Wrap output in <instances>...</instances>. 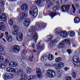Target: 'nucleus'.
<instances>
[{"instance_id":"393cba45","label":"nucleus","mask_w":80,"mask_h":80,"mask_svg":"<svg viewBox=\"0 0 80 80\" xmlns=\"http://www.w3.org/2000/svg\"><path fill=\"white\" fill-rule=\"evenodd\" d=\"M68 33L71 37H73L75 35V32L73 31H70L68 32Z\"/></svg>"},{"instance_id":"2eb2a0df","label":"nucleus","mask_w":80,"mask_h":80,"mask_svg":"<svg viewBox=\"0 0 80 80\" xmlns=\"http://www.w3.org/2000/svg\"><path fill=\"white\" fill-rule=\"evenodd\" d=\"M0 30L1 31L3 32L5 31V28L6 27L5 26V23L3 22H0Z\"/></svg>"},{"instance_id":"09e8293b","label":"nucleus","mask_w":80,"mask_h":80,"mask_svg":"<svg viewBox=\"0 0 80 80\" xmlns=\"http://www.w3.org/2000/svg\"><path fill=\"white\" fill-rule=\"evenodd\" d=\"M68 70H69V68H68V67H66L64 68V70L66 72H67V71H68Z\"/></svg>"},{"instance_id":"7c9ffc66","label":"nucleus","mask_w":80,"mask_h":80,"mask_svg":"<svg viewBox=\"0 0 80 80\" xmlns=\"http://www.w3.org/2000/svg\"><path fill=\"white\" fill-rule=\"evenodd\" d=\"M62 42H63V43L65 44L66 43V44H68V43H70V40H69L68 39H66L62 41Z\"/></svg>"},{"instance_id":"052dcab7","label":"nucleus","mask_w":80,"mask_h":80,"mask_svg":"<svg viewBox=\"0 0 80 80\" xmlns=\"http://www.w3.org/2000/svg\"><path fill=\"white\" fill-rule=\"evenodd\" d=\"M5 33L6 35H8V32H6Z\"/></svg>"},{"instance_id":"79ce46f5","label":"nucleus","mask_w":80,"mask_h":80,"mask_svg":"<svg viewBox=\"0 0 80 80\" xmlns=\"http://www.w3.org/2000/svg\"><path fill=\"white\" fill-rule=\"evenodd\" d=\"M57 73H58V77H60L61 75V72H60V71H58Z\"/></svg>"},{"instance_id":"4c0bfd02","label":"nucleus","mask_w":80,"mask_h":80,"mask_svg":"<svg viewBox=\"0 0 80 80\" xmlns=\"http://www.w3.org/2000/svg\"><path fill=\"white\" fill-rule=\"evenodd\" d=\"M41 2V0H36L35 1V3L37 5H39Z\"/></svg>"},{"instance_id":"473e14b6","label":"nucleus","mask_w":80,"mask_h":80,"mask_svg":"<svg viewBox=\"0 0 80 80\" xmlns=\"http://www.w3.org/2000/svg\"><path fill=\"white\" fill-rule=\"evenodd\" d=\"M62 59L60 57L57 58L55 60V61L56 63H58V62H62Z\"/></svg>"},{"instance_id":"7ed1b4c3","label":"nucleus","mask_w":80,"mask_h":80,"mask_svg":"<svg viewBox=\"0 0 80 80\" xmlns=\"http://www.w3.org/2000/svg\"><path fill=\"white\" fill-rule=\"evenodd\" d=\"M46 75L49 78H53L55 77V71L52 69H48L47 70Z\"/></svg>"},{"instance_id":"39448f33","label":"nucleus","mask_w":80,"mask_h":80,"mask_svg":"<svg viewBox=\"0 0 80 80\" xmlns=\"http://www.w3.org/2000/svg\"><path fill=\"white\" fill-rule=\"evenodd\" d=\"M27 17V13H22L17 17V18L18 21L20 22L23 20Z\"/></svg>"},{"instance_id":"423d86ee","label":"nucleus","mask_w":80,"mask_h":80,"mask_svg":"<svg viewBox=\"0 0 80 80\" xmlns=\"http://www.w3.org/2000/svg\"><path fill=\"white\" fill-rule=\"evenodd\" d=\"M60 42V38H57L51 41L49 45V47L51 48H52V47H55L56 45V43H57L58 42Z\"/></svg>"},{"instance_id":"338daca9","label":"nucleus","mask_w":80,"mask_h":80,"mask_svg":"<svg viewBox=\"0 0 80 80\" xmlns=\"http://www.w3.org/2000/svg\"><path fill=\"white\" fill-rule=\"evenodd\" d=\"M32 47L33 48H34L35 45L34 44H32Z\"/></svg>"},{"instance_id":"e433bc0d","label":"nucleus","mask_w":80,"mask_h":80,"mask_svg":"<svg viewBox=\"0 0 80 80\" xmlns=\"http://www.w3.org/2000/svg\"><path fill=\"white\" fill-rule=\"evenodd\" d=\"M66 80H72V77L70 76H67L65 78Z\"/></svg>"},{"instance_id":"aec40b11","label":"nucleus","mask_w":80,"mask_h":80,"mask_svg":"<svg viewBox=\"0 0 80 80\" xmlns=\"http://www.w3.org/2000/svg\"><path fill=\"white\" fill-rule=\"evenodd\" d=\"M74 22L75 23H79L80 22V19L78 17H76L74 19Z\"/></svg>"},{"instance_id":"dca6fc26","label":"nucleus","mask_w":80,"mask_h":80,"mask_svg":"<svg viewBox=\"0 0 80 80\" xmlns=\"http://www.w3.org/2000/svg\"><path fill=\"white\" fill-rule=\"evenodd\" d=\"M21 8L23 11H26L28 9V5L27 4H23L22 5Z\"/></svg>"},{"instance_id":"49530a36","label":"nucleus","mask_w":80,"mask_h":80,"mask_svg":"<svg viewBox=\"0 0 80 80\" xmlns=\"http://www.w3.org/2000/svg\"><path fill=\"white\" fill-rule=\"evenodd\" d=\"M11 73H13V72H15V69L13 68H11Z\"/></svg>"},{"instance_id":"9b49d317","label":"nucleus","mask_w":80,"mask_h":80,"mask_svg":"<svg viewBox=\"0 0 80 80\" xmlns=\"http://www.w3.org/2000/svg\"><path fill=\"white\" fill-rule=\"evenodd\" d=\"M35 26L36 27V28L34 27L35 28V29L38 30V29H39L41 28H43V27H46V25L44 23H42V24L39 25V24H38V23H37L36 24Z\"/></svg>"},{"instance_id":"a878e982","label":"nucleus","mask_w":80,"mask_h":80,"mask_svg":"<svg viewBox=\"0 0 80 80\" xmlns=\"http://www.w3.org/2000/svg\"><path fill=\"white\" fill-rule=\"evenodd\" d=\"M65 47V44L62 41L61 42V43L58 45V48H63V47Z\"/></svg>"},{"instance_id":"412c9836","label":"nucleus","mask_w":80,"mask_h":80,"mask_svg":"<svg viewBox=\"0 0 80 80\" xmlns=\"http://www.w3.org/2000/svg\"><path fill=\"white\" fill-rule=\"evenodd\" d=\"M75 8V7H74V5L72 4V7L71 9V10L70 11V13H75L76 11Z\"/></svg>"},{"instance_id":"c756f323","label":"nucleus","mask_w":80,"mask_h":80,"mask_svg":"<svg viewBox=\"0 0 80 80\" xmlns=\"http://www.w3.org/2000/svg\"><path fill=\"white\" fill-rule=\"evenodd\" d=\"M32 68H28L26 69V72L28 74H30V73H32Z\"/></svg>"},{"instance_id":"ddd939ff","label":"nucleus","mask_w":80,"mask_h":80,"mask_svg":"<svg viewBox=\"0 0 80 80\" xmlns=\"http://www.w3.org/2000/svg\"><path fill=\"white\" fill-rule=\"evenodd\" d=\"M30 19L28 18H27L26 20L24 21V25L26 27H29V25H30Z\"/></svg>"},{"instance_id":"c03bdc74","label":"nucleus","mask_w":80,"mask_h":80,"mask_svg":"<svg viewBox=\"0 0 80 80\" xmlns=\"http://www.w3.org/2000/svg\"><path fill=\"white\" fill-rule=\"evenodd\" d=\"M4 50V48L2 46H0V52H3Z\"/></svg>"},{"instance_id":"69168bd1","label":"nucleus","mask_w":80,"mask_h":80,"mask_svg":"<svg viewBox=\"0 0 80 80\" xmlns=\"http://www.w3.org/2000/svg\"><path fill=\"white\" fill-rule=\"evenodd\" d=\"M11 2H16V1H17L18 0H10Z\"/></svg>"},{"instance_id":"0e129e2a","label":"nucleus","mask_w":80,"mask_h":80,"mask_svg":"<svg viewBox=\"0 0 80 80\" xmlns=\"http://www.w3.org/2000/svg\"><path fill=\"white\" fill-rule=\"evenodd\" d=\"M52 0H46V2H49L51 1Z\"/></svg>"},{"instance_id":"4d7b16f0","label":"nucleus","mask_w":80,"mask_h":80,"mask_svg":"<svg viewBox=\"0 0 80 80\" xmlns=\"http://www.w3.org/2000/svg\"><path fill=\"white\" fill-rule=\"evenodd\" d=\"M23 55H26V54H27V51H26V50H23Z\"/></svg>"},{"instance_id":"4be33fe9","label":"nucleus","mask_w":80,"mask_h":80,"mask_svg":"<svg viewBox=\"0 0 80 80\" xmlns=\"http://www.w3.org/2000/svg\"><path fill=\"white\" fill-rule=\"evenodd\" d=\"M6 39L8 42H11L13 40V38L11 36H7L6 37Z\"/></svg>"},{"instance_id":"e2e57ef3","label":"nucleus","mask_w":80,"mask_h":80,"mask_svg":"<svg viewBox=\"0 0 80 80\" xmlns=\"http://www.w3.org/2000/svg\"><path fill=\"white\" fill-rule=\"evenodd\" d=\"M46 66H47V67H50V65L49 64H47L46 65Z\"/></svg>"},{"instance_id":"a19ab883","label":"nucleus","mask_w":80,"mask_h":80,"mask_svg":"<svg viewBox=\"0 0 80 80\" xmlns=\"http://www.w3.org/2000/svg\"><path fill=\"white\" fill-rule=\"evenodd\" d=\"M75 7L76 8H77V9H78L80 8V5L78 3H76V4H75Z\"/></svg>"},{"instance_id":"ea45409f","label":"nucleus","mask_w":80,"mask_h":80,"mask_svg":"<svg viewBox=\"0 0 80 80\" xmlns=\"http://www.w3.org/2000/svg\"><path fill=\"white\" fill-rule=\"evenodd\" d=\"M72 77L73 78H76V74L74 72H73L72 74Z\"/></svg>"},{"instance_id":"680f3d73","label":"nucleus","mask_w":80,"mask_h":80,"mask_svg":"<svg viewBox=\"0 0 80 80\" xmlns=\"http://www.w3.org/2000/svg\"><path fill=\"white\" fill-rule=\"evenodd\" d=\"M39 17L40 18H42V15L39 14Z\"/></svg>"},{"instance_id":"37998d69","label":"nucleus","mask_w":80,"mask_h":80,"mask_svg":"<svg viewBox=\"0 0 80 80\" xmlns=\"http://www.w3.org/2000/svg\"><path fill=\"white\" fill-rule=\"evenodd\" d=\"M4 63L6 64V67H7V65H8V64L9 63V61L8 60V59H6L5 60V63Z\"/></svg>"},{"instance_id":"864d4df0","label":"nucleus","mask_w":80,"mask_h":80,"mask_svg":"<svg viewBox=\"0 0 80 80\" xmlns=\"http://www.w3.org/2000/svg\"><path fill=\"white\" fill-rule=\"evenodd\" d=\"M61 1L62 3H65L67 1V0H61Z\"/></svg>"},{"instance_id":"de8ad7c7","label":"nucleus","mask_w":80,"mask_h":80,"mask_svg":"<svg viewBox=\"0 0 80 80\" xmlns=\"http://www.w3.org/2000/svg\"><path fill=\"white\" fill-rule=\"evenodd\" d=\"M17 63L15 62H13V66L14 67H17Z\"/></svg>"},{"instance_id":"f704fd0d","label":"nucleus","mask_w":80,"mask_h":80,"mask_svg":"<svg viewBox=\"0 0 80 80\" xmlns=\"http://www.w3.org/2000/svg\"><path fill=\"white\" fill-rule=\"evenodd\" d=\"M8 23L11 26V27L12 26H13V20L11 19L8 21Z\"/></svg>"},{"instance_id":"13d9d810","label":"nucleus","mask_w":80,"mask_h":80,"mask_svg":"<svg viewBox=\"0 0 80 80\" xmlns=\"http://www.w3.org/2000/svg\"><path fill=\"white\" fill-rule=\"evenodd\" d=\"M4 34L3 33H1L0 36V38H3V37Z\"/></svg>"},{"instance_id":"f257e3e1","label":"nucleus","mask_w":80,"mask_h":80,"mask_svg":"<svg viewBox=\"0 0 80 80\" xmlns=\"http://www.w3.org/2000/svg\"><path fill=\"white\" fill-rule=\"evenodd\" d=\"M27 33H29V35L30 34L31 35L34 34V35L32 36V40H33L34 42H36L37 40L38 36L37 33H35V27L32 26L31 27Z\"/></svg>"},{"instance_id":"b1692460","label":"nucleus","mask_w":80,"mask_h":80,"mask_svg":"<svg viewBox=\"0 0 80 80\" xmlns=\"http://www.w3.org/2000/svg\"><path fill=\"white\" fill-rule=\"evenodd\" d=\"M7 67L6 63H2L0 64V69H3Z\"/></svg>"},{"instance_id":"6e6552de","label":"nucleus","mask_w":80,"mask_h":80,"mask_svg":"<svg viewBox=\"0 0 80 80\" xmlns=\"http://www.w3.org/2000/svg\"><path fill=\"white\" fill-rule=\"evenodd\" d=\"M70 8V5H68L67 6L63 5L61 7V10L62 12H65V11H68V10Z\"/></svg>"},{"instance_id":"20e7f679","label":"nucleus","mask_w":80,"mask_h":80,"mask_svg":"<svg viewBox=\"0 0 80 80\" xmlns=\"http://www.w3.org/2000/svg\"><path fill=\"white\" fill-rule=\"evenodd\" d=\"M72 61L75 67H77L80 65V60L78 59V57L77 56L73 57Z\"/></svg>"},{"instance_id":"a18cd8bd","label":"nucleus","mask_w":80,"mask_h":80,"mask_svg":"<svg viewBox=\"0 0 80 80\" xmlns=\"http://www.w3.org/2000/svg\"><path fill=\"white\" fill-rule=\"evenodd\" d=\"M19 61L21 62H23V58L21 57L19 59Z\"/></svg>"},{"instance_id":"3c124183","label":"nucleus","mask_w":80,"mask_h":80,"mask_svg":"<svg viewBox=\"0 0 80 80\" xmlns=\"http://www.w3.org/2000/svg\"><path fill=\"white\" fill-rule=\"evenodd\" d=\"M43 47H44V45H43L42 46H37V48H43Z\"/></svg>"},{"instance_id":"72a5a7b5","label":"nucleus","mask_w":80,"mask_h":80,"mask_svg":"<svg viewBox=\"0 0 80 80\" xmlns=\"http://www.w3.org/2000/svg\"><path fill=\"white\" fill-rule=\"evenodd\" d=\"M50 16L51 18H53L54 17L56 16V13L55 12H50Z\"/></svg>"},{"instance_id":"58836bf2","label":"nucleus","mask_w":80,"mask_h":80,"mask_svg":"<svg viewBox=\"0 0 80 80\" xmlns=\"http://www.w3.org/2000/svg\"><path fill=\"white\" fill-rule=\"evenodd\" d=\"M59 65H60V67L61 68H63V66H64V63L62 62L59 63Z\"/></svg>"},{"instance_id":"5701e85b","label":"nucleus","mask_w":80,"mask_h":80,"mask_svg":"<svg viewBox=\"0 0 80 80\" xmlns=\"http://www.w3.org/2000/svg\"><path fill=\"white\" fill-rule=\"evenodd\" d=\"M52 38V35H49L46 37V42H49Z\"/></svg>"},{"instance_id":"f8f14e48","label":"nucleus","mask_w":80,"mask_h":80,"mask_svg":"<svg viewBox=\"0 0 80 80\" xmlns=\"http://www.w3.org/2000/svg\"><path fill=\"white\" fill-rule=\"evenodd\" d=\"M13 28L14 30L13 32H12V34L13 35H17L18 34V27L16 26H13Z\"/></svg>"},{"instance_id":"2f4dec72","label":"nucleus","mask_w":80,"mask_h":80,"mask_svg":"<svg viewBox=\"0 0 80 80\" xmlns=\"http://www.w3.org/2000/svg\"><path fill=\"white\" fill-rule=\"evenodd\" d=\"M59 9H60V7L58 6H56L53 8L52 10L53 12H56L57 10H58Z\"/></svg>"},{"instance_id":"6ab92c4d","label":"nucleus","mask_w":80,"mask_h":80,"mask_svg":"<svg viewBox=\"0 0 80 80\" xmlns=\"http://www.w3.org/2000/svg\"><path fill=\"white\" fill-rule=\"evenodd\" d=\"M29 13L30 15H32V18L36 17L37 16V14H38V13H37L36 12H34L31 10L29 11Z\"/></svg>"},{"instance_id":"c9c22d12","label":"nucleus","mask_w":80,"mask_h":80,"mask_svg":"<svg viewBox=\"0 0 80 80\" xmlns=\"http://www.w3.org/2000/svg\"><path fill=\"white\" fill-rule=\"evenodd\" d=\"M4 60V58L2 56H0V63H2L3 62Z\"/></svg>"},{"instance_id":"f03ea898","label":"nucleus","mask_w":80,"mask_h":80,"mask_svg":"<svg viewBox=\"0 0 80 80\" xmlns=\"http://www.w3.org/2000/svg\"><path fill=\"white\" fill-rule=\"evenodd\" d=\"M54 32L56 33L57 35L59 36L60 35L61 37L63 38H67V32L65 31H61L58 29L57 28L54 30Z\"/></svg>"},{"instance_id":"a211bd4d","label":"nucleus","mask_w":80,"mask_h":80,"mask_svg":"<svg viewBox=\"0 0 80 80\" xmlns=\"http://www.w3.org/2000/svg\"><path fill=\"white\" fill-rule=\"evenodd\" d=\"M0 19L1 20H6L7 17L4 14L0 13Z\"/></svg>"},{"instance_id":"bf43d9fd","label":"nucleus","mask_w":80,"mask_h":80,"mask_svg":"<svg viewBox=\"0 0 80 80\" xmlns=\"http://www.w3.org/2000/svg\"><path fill=\"white\" fill-rule=\"evenodd\" d=\"M5 2V1H2V0H0V3L1 4H4V2Z\"/></svg>"},{"instance_id":"c85d7f7f","label":"nucleus","mask_w":80,"mask_h":80,"mask_svg":"<svg viewBox=\"0 0 80 80\" xmlns=\"http://www.w3.org/2000/svg\"><path fill=\"white\" fill-rule=\"evenodd\" d=\"M48 58L50 61L53 60V56L52 54H49L48 56Z\"/></svg>"},{"instance_id":"0eeeda50","label":"nucleus","mask_w":80,"mask_h":80,"mask_svg":"<svg viewBox=\"0 0 80 80\" xmlns=\"http://www.w3.org/2000/svg\"><path fill=\"white\" fill-rule=\"evenodd\" d=\"M2 77L4 80H9L10 78H13L14 77V75L12 73L4 74Z\"/></svg>"},{"instance_id":"9d476101","label":"nucleus","mask_w":80,"mask_h":80,"mask_svg":"<svg viewBox=\"0 0 80 80\" xmlns=\"http://www.w3.org/2000/svg\"><path fill=\"white\" fill-rule=\"evenodd\" d=\"M20 47L18 45H15L13 46V50L16 53H18L20 52Z\"/></svg>"},{"instance_id":"603ef678","label":"nucleus","mask_w":80,"mask_h":80,"mask_svg":"<svg viewBox=\"0 0 80 80\" xmlns=\"http://www.w3.org/2000/svg\"><path fill=\"white\" fill-rule=\"evenodd\" d=\"M33 56H32L31 57H30L29 58V60L30 62H33Z\"/></svg>"},{"instance_id":"5fc2aeb1","label":"nucleus","mask_w":80,"mask_h":80,"mask_svg":"<svg viewBox=\"0 0 80 80\" xmlns=\"http://www.w3.org/2000/svg\"><path fill=\"white\" fill-rule=\"evenodd\" d=\"M9 67H12V66H13V62H10L9 64Z\"/></svg>"},{"instance_id":"6e6d98bb","label":"nucleus","mask_w":80,"mask_h":80,"mask_svg":"<svg viewBox=\"0 0 80 80\" xmlns=\"http://www.w3.org/2000/svg\"><path fill=\"white\" fill-rule=\"evenodd\" d=\"M10 68L8 67L6 68V71H7L8 72H10Z\"/></svg>"},{"instance_id":"8fccbe9b","label":"nucleus","mask_w":80,"mask_h":80,"mask_svg":"<svg viewBox=\"0 0 80 80\" xmlns=\"http://www.w3.org/2000/svg\"><path fill=\"white\" fill-rule=\"evenodd\" d=\"M67 52L68 53L69 55H70V53H71L72 52L70 49H68L67 50Z\"/></svg>"},{"instance_id":"f3484780","label":"nucleus","mask_w":80,"mask_h":80,"mask_svg":"<svg viewBox=\"0 0 80 80\" xmlns=\"http://www.w3.org/2000/svg\"><path fill=\"white\" fill-rule=\"evenodd\" d=\"M52 67H54L55 68V69H57V70H59V69L62 68L60 67V65L59 64H55L52 66Z\"/></svg>"},{"instance_id":"4468645a","label":"nucleus","mask_w":80,"mask_h":80,"mask_svg":"<svg viewBox=\"0 0 80 80\" xmlns=\"http://www.w3.org/2000/svg\"><path fill=\"white\" fill-rule=\"evenodd\" d=\"M36 73L38 77L39 78H41L42 77V71L40 68H38L36 69Z\"/></svg>"},{"instance_id":"bb28decb","label":"nucleus","mask_w":80,"mask_h":80,"mask_svg":"<svg viewBox=\"0 0 80 80\" xmlns=\"http://www.w3.org/2000/svg\"><path fill=\"white\" fill-rule=\"evenodd\" d=\"M31 9L33 10V12L34 13H38V9H37V8L35 6H33L32 7Z\"/></svg>"},{"instance_id":"1a4fd4ad","label":"nucleus","mask_w":80,"mask_h":80,"mask_svg":"<svg viewBox=\"0 0 80 80\" xmlns=\"http://www.w3.org/2000/svg\"><path fill=\"white\" fill-rule=\"evenodd\" d=\"M23 34L21 32H18V34L16 37L17 40L18 42H21L23 40Z\"/></svg>"},{"instance_id":"cd10ccee","label":"nucleus","mask_w":80,"mask_h":80,"mask_svg":"<svg viewBox=\"0 0 80 80\" xmlns=\"http://www.w3.org/2000/svg\"><path fill=\"white\" fill-rule=\"evenodd\" d=\"M46 59H47V56H46V55H43L41 58V61L43 63L46 62Z\"/></svg>"},{"instance_id":"774afa93","label":"nucleus","mask_w":80,"mask_h":80,"mask_svg":"<svg viewBox=\"0 0 80 80\" xmlns=\"http://www.w3.org/2000/svg\"><path fill=\"white\" fill-rule=\"evenodd\" d=\"M55 55H58V53H57V52H56L55 53Z\"/></svg>"}]
</instances>
